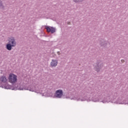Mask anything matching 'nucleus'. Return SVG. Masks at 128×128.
Here are the masks:
<instances>
[{"instance_id":"ddd939ff","label":"nucleus","mask_w":128,"mask_h":128,"mask_svg":"<svg viewBox=\"0 0 128 128\" xmlns=\"http://www.w3.org/2000/svg\"><path fill=\"white\" fill-rule=\"evenodd\" d=\"M0 8H4V6L2 3L0 4Z\"/></svg>"},{"instance_id":"6e6552de","label":"nucleus","mask_w":128,"mask_h":128,"mask_svg":"<svg viewBox=\"0 0 128 128\" xmlns=\"http://www.w3.org/2000/svg\"><path fill=\"white\" fill-rule=\"evenodd\" d=\"M45 28L48 32H51V34H54V32H56V28L54 27L50 28V26H46Z\"/></svg>"},{"instance_id":"39448f33","label":"nucleus","mask_w":128,"mask_h":128,"mask_svg":"<svg viewBox=\"0 0 128 128\" xmlns=\"http://www.w3.org/2000/svg\"><path fill=\"white\" fill-rule=\"evenodd\" d=\"M0 80L2 82H4V84H0V88H6L4 87V86H6V84H8L6 82H8V80L6 79V78L5 76H2L0 78Z\"/></svg>"},{"instance_id":"0eeeda50","label":"nucleus","mask_w":128,"mask_h":128,"mask_svg":"<svg viewBox=\"0 0 128 128\" xmlns=\"http://www.w3.org/2000/svg\"><path fill=\"white\" fill-rule=\"evenodd\" d=\"M8 44L14 47L16 46V38L14 37H10L8 40Z\"/></svg>"},{"instance_id":"423d86ee","label":"nucleus","mask_w":128,"mask_h":128,"mask_svg":"<svg viewBox=\"0 0 128 128\" xmlns=\"http://www.w3.org/2000/svg\"><path fill=\"white\" fill-rule=\"evenodd\" d=\"M25 90H30V92H34L36 94H40V91L36 90V86H29L28 88H26Z\"/></svg>"},{"instance_id":"f257e3e1","label":"nucleus","mask_w":128,"mask_h":128,"mask_svg":"<svg viewBox=\"0 0 128 128\" xmlns=\"http://www.w3.org/2000/svg\"><path fill=\"white\" fill-rule=\"evenodd\" d=\"M3 88H4L6 90H26V88H24V86L20 84L17 85L16 86L12 87L8 84H6V86H3Z\"/></svg>"},{"instance_id":"9d476101","label":"nucleus","mask_w":128,"mask_h":128,"mask_svg":"<svg viewBox=\"0 0 128 128\" xmlns=\"http://www.w3.org/2000/svg\"><path fill=\"white\" fill-rule=\"evenodd\" d=\"M12 48H14L12 45L10 44L9 43L6 44V48L8 50H12Z\"/></svg>"},{"instance_id":"f8f14e48","label":"nucleus","mask_w":128,"mask_h":128,"mask_svg":"<svg viewBox=\"0 0 128 128\" xmlns=\"http://www.w3.org/2000/svg\"><path fill=\"white\" fill-rule=\"evenodd\" d=\"M74 2L78 4V2H82L84 0H72Z\"/></svg>"},{"instance_id":"4468645a","label":"nucleus","mask_w":128,"mask_h":128,"mask_svg":"<svg viewBox=\"0 0 128 128\" xmlns=\"http://www.w3.org/2000/svg\"><path fill=\"white\" fill-rule=\"evenodd\" d=\"M57 54H58V56H60V52H58Z\"/></svg>"},{"instance_id":"f03ea898","label":"nucleus","mask_w":128,"mask_h":128,"mask_svg":"<svg viewBox=\"0 0 128 128\" xmlns=\"http://www.w3.org/2000/svg\"><path fill=\"white\" fill-rule=\"evenodd\" d=\"M9 82L12 84H14L16 82H18V76L13 74H10L8 78Z\"/></svg>"},{"instance_id":"9b49d317","label":"nucleus","mask_w":128,"mask_h":128,"mask_svg":"<svg viewBox=\"0 0 128 128\" xmlns=\"http://www.w3.org/2000/svg\"><path fill=\"white\" fill-rule=\"evenodd\" d=\"M100 44L102 46H104V48H106V44H108V42L103 41L102 43Z\"/></svg>"},{"instance_id":"7ed1b4c3","label":"nucleus","mask_w":128,"mask_h":128,"mask_svg":"<svg viewBox=\"0 0 128 128\" xmlns=\"http://www.w3.org/2000/svg\"><path fill=\"white\" fill-rule=\"evenodd\" d=\"M104 68V64L100 61H98L94 66V70L97 72H100V70Z\"/></svg>"},{"instance_id":"1a4fd4ad","label":"nucleus","mask_w":128,"mask_h":128,"mask_svg":"<svg viewBox=\"0 0 128 128\" xmlns=\"http://www.w3.org/2000/svg\"><path fill=\"white\" fill-rule=\"evenodd\" d=\"M58 64V60H52L50 63V68H56Z\"/></svg>"},{"instance_id":"20e7f679","label":"nucleus","mask_w":128,"mask_h":128,"mask_svg":"<svg viewBox=\"0 0 128 128\" xmlns=\"http://www.w3.org/2000/svg\"><path fill=\"white\" fill-rule=\"evenodd\" d=\"M62 96H64V92L62 90H56L54 94V96H55L56 98H62Z\"/></svg>"}]
</instances>
